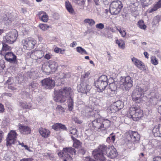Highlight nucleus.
Returning a JSON list of instances; mask_svg holds the SVG:
<instances>
[{
  "mask_svg": "<svg viewBox=\"0 0 161 161\" xmlns=\"http://www.w3.org/2000/svg\"><path fill=\"white\" fill-rule=\"evenodd\" d=\"M161 8V0H159L158 2L154 5L153 7L149 10V13H151L153 11H155L158 8Z\"/></svg>",
  "mask_w": 161,
  "mask_h": 161,
  "instance_id": "obj_29",
  "label": "nucleus"
},
{
  "mask_svg": "<svg viewBox=\"0 0 161 161\" xmlns=\"http://www.w3.org/2000/svg\"><path fill=\"white\" fill-rule=\"evenodd\" d=\"M48 61L45 62L42 65V70L45 73L49 74L51 72Z\"/></svg>",
  "mask_w": 161,
  "mask_h": 161,
  "instance_id": "obj_26",
  "label": "nucleus"
},
{
  "mask_svg": "<svg viewBox=\"0 0 161 161\" xmlns=\"http://www.w3.org/2000/svg\"><path fill=\"white\" fill-rule=\"evenodd\" d=\"M156 92L155 91H153L150 93L148 96V97L151 99L152 98H154L156 97Z\"/></svg>",
  "mask_w": 161,
  "mask_h": 161,
  "instance_id": "obj_44",
  "label": "nucleus"
},
{
  "mask_svg": "<svg viewBox=\"0 0 161 161\" xmlns=\"http://www.w3.org/2000/svg\"><path fill=\"white\" fill-rule=\"evenodd\" d=\"M148 85H141L137 86L133 91L131 97L132 100L136 103H139L141 101V97L143 96L145 92H146L149 89Z\"/></svg>",
  "mask_w": 161,
  "mask_h": 161,
  "instance_id": "obj_4",
  "label": "nucleus"
},
{
  "mask_svg": "<svg viewBox=\"0 0 161 161\" xmlns=\"http://www.w3.org/2000/svg\"><path fill=\"white\" fill-rule=\"evenodd\" d=\"M113 133L110 134V136L107 138V140L111 139L113 142H114L115 140V136L112 135Z\"/></svg>",
  "mask_w": 161,
  "mask_h": 161,
  "instance_id": "obj_52",
  "label": "nucleus"
},
{
  "mask_svg": "<svg viewBox=\"0 0 161 161\" xmlns=\"http://www.w3.org/2000/svg\"><path fill=\"white\" fill-rule=\"evenodd\" d=\"M40 19L42 21L46 22L48 21V16L46 13L43 11H41L38 14Z\"/></svg>",
  "mask_w": 161,
  "mask_h": 161,
  "instance_id": "obj_23",
  "label": "nucleus"
},
{
  "mask_svg": "<svg viewBox=\"0 0 161 161\" xmlns=\"http://www.w3.org/2000/svg\"><path fill=\"white\" fill-rule=\"evenodd\" d=\"M20 105L21 108L25 109H30L32 107L31 103H20Z\"/></svg>",
  "mask_w": 161,
  "mask_h": 161,
  "instance_id": "obj_33",
  "label": "nucleus"
},
{
  "mask_svg": "<svg viewBox=\"0 0 161 161\" xmlns=\"http://www.w3.org/2000/svg\"><path fill=\"white\" fill-rule=\"evenodd\" d=\"M128 115L134 121H137L142 117L143 112L139 107H132L130 108Z\"/></svg>",
  "mask_w": 161,
  "mask_h": 161,
  "instance_id": "obj_6",
  "label": "nucleus"
},
{
  "mask_svg": "<svg viewBox=\"0 0 161 161\" xmlns=\"http://www.w3.org/2000/svg\"><path fill=\"white\" fill-rule=\"evenodd\" d=\"M84 22L85 23H88L90 26H92L95 24V21L92 19H85L84 20Z\"/></svg>",
  "mask_w": 161,
  "mask_h": 161,
  "instance_id": "obj_37",
  "label": "nucleus"
},
{
  "mask_svg": "<svg viewBox=\"0 0 161 161\" xmlns=\"http://www.w3.org/2000/svg\"><path fill=\"white\" fill-rule=\"evenodd\" d=\"M133 81L130 76L121 77L119 84L120 87L123 90H128L133 86Z\"/></svg>",
  "mask_w": 161,
  "mask_h": 161,
  "instance_id": "obj_5",
  "label": "nucleus"
},
{
  "mask_svg": "<svg viewBox=\"0 0 161 161\" xmlns=\"http://www.w3.org/2000/svg\"><path fill=\"white\" fill-rule=\"evenodd\" d=\"M91 78L90 73L89 72H85L82 75L80 78V84L77 86V89L79 92L84 94H86L91 88L89 81Z\"/></svg>",
  "mask_w": 161,
  "mask_h": 161,
  "instance_id": "obj_3",
  "label": "nucleus"
},
{
  "mask_svg": "<svg viewBox=\"0 0 161 161\" xmlns=\"http://www.w3.org/2000/svg\"><path fill=\"white\" fill-rule=\"evenodd\" d=\"M151 63L154 65H156L158 64V60L155 56H153L151 58Z\"/></svg>",
  "mask_w": 161,
  "mask_h": 161,
  "instance_id": "obj_42",
  "label": "nucleus"
},
{
  "mask_svg": "<svg viewBox=\"0 0 161 161\" xmlns=\"http://www.w3.org/2000/svg\"><path fill=\"white\" fill-rule=\"evenodd\" d=\"M3 96H8V97H11V96H12V94L10 93L6 92V93H3Z\"/></svg>",
  "mask_w": 161,
  "mask_h": 161,
  "instance_id": "obj_56",
  "label": "nucleus"
},
{
  "mask_svg": "<svg viewBox=\"0 0 161 161\" xmlns=\"http://www.w3.org/2000/svg\"><path fill=\"white\" fill-rule=\"evenodd\" d=\"M65 51L64 49L62 50L60 48H59L57 47L55 48L54 49V51L57 53H59L62 54L64 53V52Z\"/></svg>",
  "mask_w": 161,
  "mask_h": 161,
  "instance_id": "obj_45",
  "label": "nucleus"
},
{
  "mask_svg": "<svg viewBox=\"0 0 161 161\" xmlns=\"http://www.w3.org/2000/svg\"><path fill=\"white\" fill-rule=\"evenodd\" d=\"M96 28L99 29L100 30H102L104 28V25L103 24L101 23H100L98 24H97L96 25Z\"/></svg>",
  "mask_w": 161,
  "mask_h": 161,
  "instance_id": "obj_47",
  "label": "nucleus"
},
{
  "mask_svg": "<svg viewBox=\"0 0 161 161\" xmlns=\"http://www.w3.org/2000/svg\"><path fill=\"white\" fill-rule=\"evenodd\" d=\"M126 138L128 141H131L133 142L137 143L139 141L140 136L136 131H130L125 133Z\"/></svg>",
  "mask_w": 161,
  "mask_h": 161,
  "instance_id": "obj_10",
  "label": "nucleus"
},
{
  "mask_svg": "<svg viewBox=\"0 0 161 161\" xmlns=\"http://www.w3.org/2000/svg\"><path fill=\"white\" fill-rule=\"evenodd\" d=\"M37 86V84L36 83H32L29 85V87L30 89H35Z\"/></svg>",
  "mask_w": 161,
  "mask_h": 161,
  "instance_id": "obj_48",
  "label": "nucleus"
},
{
  "mask_svg": "<svg viewBox=\"0 0 161 161\" xmlns=\"http://www.w3.org/2000/svg\"><path fill=\"white\" fill-rule=\"evenodd\" d=\"M6 43L3 42V47L2 50L0 51V55H5L6 53V51H10L11 49V47Z\"/></svg>",
  "mask_w": 161,
  "mask_h": 161,
  "instance_id": "obj_22",
  "label": "nucleus"
},
{
  "mask_svg": "<svg viewBox=\"0 0 161 161\" xmlns=\"http://www.w3.org/2000/svg\"><path fill=\"white\" fill-rule=\"evenodd\" d=\"M122 7L121 1L119 0L113 1L110 5V13L112 14L117 15L120 13Z\"/></svg>",
  "mask_w": 161,
  "mask_h": 161,
  "instance_id": "obj_8",
  "label": "nucleus"
},
{
  "mask_svg": "<svg viewBox=\"0 0 161 161\" xmlns=\"http://www.w3.org/2000/svg\"><path fill=\"white\" fill-rule=\"evenodd\" d=\"M4 67V62L3 60L0 61V72L3 70Z\"/></svg>",
  "mask_w": 161,
  "mask_h": 161,
  "instance_id": "obj_49",
  "label": "nucleus"
},
{
  "mask_svg": "<svg viewBox=\"0 0 161 161\" xmlns=\"http://www.w3.org/2000/svg\"><path fill=\"white\" fill-rule=\"evenodd\" d=\"M75 120L76 123L79 124H81L82 123V122L81 121L78 120L77 118H76Z\"/></svg>",
  "mask_w": 161,
  "mask_h": 161,
  "instance_id": "obj_64",
  "label": "nucleus"
},
{
  "mask_svg": "<svg viewBox=\"0 0 161 161\" xmlns=\"http://www.w3.org/2000/svg\"><path fill=\"white\" fill-rule=\"evenodd\" d=\"M39 132L40 135L44 138L48 137L50 134V132L48 130L43 128H40L39 130Z\"/></svg>",
  "mask_w": 161,
  "mask_h": 161,
  "instance_id": "obj_25",
  "label": "nucleus"
},
{
  "mask_svg": "<svg viewBox=\"0 0 161 161\" xmlns=\"http://www.w3.org/2000/svg\"><path fill=\"white\" fill-rule=\"evenodd\" d=\"M18 36L17 31L15 29L7 33L3 38V42L8 44H12L17 39Z\"/></svg>",
  "mask_w": 161,
  "mask_h": 161,
  "instance_id": "obj_7",
  "label": "nucleus"
},
{
  "mask_svg": "<svg viewBox=\"0 0 161 161\" xmlns=\"http://www.w3.org/2000/svg\"><path fill=\"white\" fill-rule=\"evenodd\" d=\"M108 30L111 31L113 32H115V30L113 28L111 27L110 26H108L106 28Z\"/></svg>",
  "mask_w": 161,
  "mask_h": 161,
  "instance_id": "obj_59",
  "label": "nucleus"
},
{
  "mask_svg": "<svg viewBox=\"0 0 161 161\" xmlns=\"http://www.w3.org/2000/svg\"><path fill=\"white\" fill-rule=\"evenodd\" d=\"M86 152V150L83 148H81L79 149V153L82 155H83L85 154Z\"/></svg>",
  "mask_w": 161,
  "mask_h": 161,
  "instance_id": "obj_50",
  "label": "nucleus"
},
{
  "mask_svg": "<svg viewBox=\"0 0 161 161\" xmlns=\"http://www.w3.org/2000/svg\"><path fill=\"white\" fill-rule=\"evenodd\" d=\"M56 110L59 112V114H62L64 111V108L60 105H58L57 106Z\"/></svg>",
  "mask_w": 161,
  "mask_h": 161,
  "instance_id": "obj_46",
  "label": "nucleus"
},
{
  "mask_svg": "<svg viewBox=\"0 0 161 161\" xmlns=\"http://www.w3.org/2000/svg\"><path fill=\"white\" fill-rule=\"evenodd\" d=\"M111 125L110 121L107 119L103 120H102V131H106L110 127Z\"/></svg>",
  "mask_w": 161,
  "mask_h": 161,
  "instance_id": "obj_24",
  "label": "nucleus"
},
{
  "mask_svg": "<svg viewBox=\"0 0 161 161\" xmlns=\"http://www.w3.org/2000/svg\"><path fill=\"white\" fill-rule=\"evenodd\" d=\"M120 33L122 37H125L126 36V32L125 31L123 30L120 31Z\"/></svg>",
  "mask_w": 161,
  "mask_h": 161,
  "instance_id": "obj_57",
  "label": "nucleus"
},
{
  "mask_svg": "<svg viewBox=\"0 0 161 161\" xmlns=\"http://www.w3.org/2000/svg\"><path fill=\"white\" fill-rule=\"evenodd\" d=\"M2 56H3L5 60L10 63H15L16 60V56L11 52H8Z\"/></svg>",
  "mask_w": 161,
  "mask_h": 161,
  "instance_id": "obj_15",
  "label": "nucleus"
},
{
  "mask_svg": "<svg viewBox=\"0 0 161 161\" xmlns=\"http://www.w3.org/2000/svg\"><path fill=\"white\" fill-rule=\"evenodd\" d=\"M60 129L64 130H67V128L65 125L61 124H60Z\"/></svg>",
  "mask_w": 161,
  "mask_h": 161,
  "instance_id": "obj_55",
  "label": "nucleus"
},
{
  "mask_svg": "<svg viewBox=\"0 0 161 161\" xmlns=\"http://www.w3.org/2000/svg\"><path fill=\"white\" fill-rule=\"evenodd\" d=\"M60 123H56L52 126V128L55 130H58L60 129Z\"/></svg>",
  "mask_w": 161,
  "mask_h": 161,
  "instance_id": "obj_43",
  "label": "nucleus"
},
{
  "mask_svg": "<svg viewBox=\"0 0 161 161\" xmlns=\"http://www.w3.org/2000/svg\"><path fill=\"white\" fill-rule=\"evenodd\" d=\"M3 19L5 21V23L7 24H9L11 22V19H9L6 14L3 15Z\"/></svg>",
  "mask_w": 161,
  "mask_h": 161,
  "instance_id": "obj_39",
  "label": "nucleus"
},
{
  "mask_svg": "<svg viewBox=\"0 0 161 161\" xmlns=\"http://www.w3.org/2000/svg\"><path fill=\"white\" fill-rule=\"evenodd\" d=\"M124 104L122 101L118 100L110 106V110L112 113H115L122 109Z\"/></svg>",
  "mask_w": 161,
  "mask_h": 161,
  "instance_id": "obj_13",
  "label": "nucleus"
},
{
  "mask_svg": "<svg viewBox=\"0 0 161 161\" xmlns=\"http://www.w3.org/2000/svg\"><path fill=\"white\" fill-rule=\"evenodd\" d=\"M153 133L155 136L161 137V133L158 126L155 127L153 130Z\"/></svg>",
  "mask_w": 161,
  "mask_h": 161,
  "instance_id": "obj_31",
  "label": "nucleus"
},
{
  "mask_svg": "<svg viewBox=\"0 0 161 161\" xmlns=\"http://www.w3.org/2000/svg\"><path fill=\"white\" fill-rule=\"evenodd\" d=\"M65 4L66 8L70 14H73L74 11L69 1H66Z\"/></svg>",
  "mask_w": 161,
  "mask_h": 161,
  "instance_id": "obj_28",
  "label": "nucleus"
},
{
  "mask_svg": "<svg viewBox=\"0 0 161 161\" xmlns=\"http://www.w3.org/2000/svg\"><path fill=\"white\" fill-rule=\"evenodd\" d=\"M95 86L97 88V91L99 92H102L106 88L108 85V82H100L96 81L95 82Z\"/></svg>",
  "mask_w": 161,
  "mask_h": 161,
  "instance_id": "obj_17",
  "label": "nucleus"
},
{
  "mask_svg": "<svg viewBox=\"0 0 161 161\" xmlns=\"http://www.w3.org/2000/svg\"><path fill=\"white\" fill-rule=\"evenodd\" d=\"M76 151L74 148L72 147H65L63 148L62 153L64 155V161H71L72 158L69 154H75Z\"/></svg>",
  "mask_w": 161,
  "mask_h": 161,
  "instance_id": "obj_9",
  "label": "nucleus"
},
{
  "mask_svg": "<svg viewBox=\"0 0 161 161\" xmlns=\"http://www.w3.org/2000/svg\"><path fill=\"white\" fill-rule=\"evenodd\" d=\"M138 25L139 27L142 29H145L146 28V26L144 24L143 20H140L138 22Z\"/></svg>",
  "mask_w": 161,
  "mask_h": 161,
  "instance_id": "obj_40",
  "label": "nucleus"
},
{
  "mask_svg": "<svg viewBox=\"0 0 161 161\" xmlns=\"http://www.w3.org/2000/svg\"><path fill=\"white\" fill-rule=\"evenodd\" d=\"M22 44L27 49L31 50L33 48L36 43V41L31 38H28L23 39Z\"/></svg>",
  "mask_w": 161,
  "mask_h": 161,
  "instance_id": "obj_12",
  "label": "nucleus"
},
{
  "mask_svg": "<svg viewBox=\"0 0 161 161\" xmlns=\"http://www.w3.org/2000/svg\"><path fill=\"white\" fill-rule=\"evenodd\" d=\"M17 134L14 130H11L8 133L6 138L7 146H10L12 144H14L16 140Z\"/></svg>",
  "mask_w": 161,
  "mask_h": 161,
  "instance_id": "obj_11",
  "label": "nucleus"
},
{
  "mask_svg": "<svg viewBox=\"0 0 161 161\" xmlns=\"http://www.w3.org/2000/svg\"><path fill=\"white\" fill-rule=\"evenodd\" d=\"M104 154L112 159L117 156V152L114 147H108L105 145H100L92 152V155L96 160L87 157V161H106Z\"/></svg>",
  "mask_w": 161,
  "mask_h": 161,
  "instance_id": "obj_1",
  "label": "nucleus"
},
{
  "mask_svg": "<svg viewBox=\"0 0 161 161\" xmlns=\"http://www.w3.org/2000/svg\"><path fill=\"white\" fill-rule=\"evenodd\" d=\"M42 86L47 89H51L55 86V82L50 78H46L42 81Z\"/></svg>",
  "mask_w": 161,
  "mask_h": 161,
  "instance_id": "obj_14",
  "label": "nucleus"
},
{
  "mask_svg": "<svg viewBox=\"0 0 161 161\" xmlns=\"http://www.w3.org/2000/svg\"><path fill=\"white\" fill-rule=\"evenodd\" d=\"M46 156H48V157H49L50 158V159H52V158H53V156L51 155V154L50 153H47Z\"/></svg>",
  "mask_w": 161,
  "mask_h": 161,
  "instance_id": "obj_62",
  "label": "nucleus"
},
{
  "mask_svg": "<svg viewBox=\"0 0 161 161\" xmlns=\"http://www.w3.org/2000/svg\"><path fill=\"white\" fill-rule=\"evenodd\" d=\"M18 127L19 130L21 134H30L31 132V129L28 126L19 124Z\"/></svg>",
  "mask_w": 161,
  "mask_h": 161,
  "instance_id": "obj_18",
  "label": "nucleus"
},
{
  "mask_svg": "<svg viewBox=\"0 0 161 161\" xmlns=\"http://www.w3.org/2000/svg\"><path fill=\"white\" fill-rule=\"evenodd\" d=\"M51 72H55L58 69V65L56 62L50 61H48Z\"/></svg>",
  "mask_w": 161,
  "mask_h": 161,
  "instance_id": "obj_21",
  "label": "nucleus"
},
{
  "mask_svg": "<svg viewBox=\"0 0 161 161\" xmlns=\"http://www.w3.org/2000/svg\"><path fill=\"white\" fill-rule=\"evenodd\" d=\"M131 60L135 65L137 67L141 69H144L145 66L141 61L134 57L132 58Z\"/></svg>",
  "mask_w": 161,
  "mask_h": 161,
  "instance_id": "obj_20",
  "label": "nucleus"
},
{
  "mask_svg": "<svg viewBox=\"0 0 161 161\" xmlns=\"http://www.w3.org/2000/svg\"><path fill=\"white\" fill-rule=\"evenodd\" d=\"M73 95L72 89L69 87H65L59 90L58 93L54 97V99L56 102L64 103L65 101L66 98H68V109L71 111L74 106Z\"/></svg>",
  "mask_w": 161,
  "mask_h": 161,
  "instance_id": "obj_2",
  "label": "nucleus"
},
{
  "mask_svg": "<svg viewBox=\"0 0 161 161\" xmlns=\"http://www.w3.org/2000/svg\"><path fill=\"white\" fill-rule=\"evenodd\" d=\"M77 3L79 5H81L84 4V1L83 0H77Z\"/></svg>",
  "mask_w": 161,
  "mask_h": 161,
  "instance_id": "obj_58",
  "label": "nucleus"
},
{
  "mask_svg": "<svg viewBox=\"0 0 161 161\" xmlns=\"http://www.w3.org/2000/svg\"><path fill=\"white\" fill-rule=\"evenodd\" d=\"M52 55L50 53H47L44 56V58L47 59H49L51 58Z\"/></svg>",
  "mask_w": 161,
  "mask_h": 161,
  "instance_id": "obj_53",
  "label": "nucleus"
},
{
  "mask_svg": "<svg viewBox=\"0 0 161 161\" xmlns=\"http://www.w3.org/2000/svg\"><path fill=\"white\" fill-rule=\"evenodd\" d=\"M102 119H97L92 121L93 126L95 130L98 131H102Z\"/></svg>",
  "mask_w": 161,
  "mask_h": 161,
  "instance_id": "obj_16",
  "label": "nucleus"
},
{
  "mask_svg": "<svg viewBox=\"0 0 161 161\" xmlns=\"http://www.w3.org/2000/svg\"><path fill=\"white\" fill-rule=\"evenodd\" d=\"M4 110L3 106L0 103V111L3 112Z\"/></svg>",
  "mask_w": 161,
  "mask_h": 161,
  "instance_id": "obj_61",
  "label": "nucleus"
},
{
  "mask_svg": "<svg viewBox=\"0 0 161 161\" xmlns=\"http://www.w3.org/2000/svg\"><path fill=\"white\" fill-rule=\"evenodd\" d=\"M8 89H11L12 90H14L16 89L13 86H9L8 87Z\"/></svg>",
  "mask_w": 161,
  "mask_h": 161,
  "instance_id": "obj_63",
  "label": "nucleus"
},
{
  "mask_svg": "<svg viewBox=\"0 0 161 161\" xmlns=\"http://www.w3.org/2000/svg\"><path fill=\"white\" fill-rule=\"evenodd\" d=\"M77 131V130L74 128H71L70 130V133L73 135V137L74 138H76L78 137V135L76 133Z\"/></svg>",
  "mask_w": 161,
  "mask_h": 161,
  "instance_id": "obj_38",
  "label": "nucleus"
},
{
  "mask_svg": "<svg viewBox=\"0 0 161 161\" xmlns=\"http://www.w3.org/2000/svg\"><path fill=\"white\" fill-rule=\"evenodd\" d=\"M116 43L118 45L119 47L122 49L125 48V43L122 39H117L116 41Z\"/></svg>",
  "mask_w": 161,
  "mask_h": 161,
  "instance_id": "obj_30",
  "label": "nucleus"
},
{
  "mask_svg": "<svg viewBox=\"0 0 161 161\" xmlns=\"http://www.w3.org/2000/svg\"><path fill=\"white\" fill-rule=\"evenodd\" d=\"M77 45V43L76 42H73L72 43L70 44V47H74L75 46Z\"/></svg>",
  "mask_w": 161,
  "mask_h": 161,
  "instance_id": "obj_60",
  "label": "nucleus"
},
{
  "mask_svg": "<svg viewBox=\"0 0 161 161\" xmlns=\"http://www.w3.org/2000/svg\"><path fill=\"white\" fill-rule=\"evenodd\" d=\"M71 138L73 141V146L75 148H77L81 146V142L78 140L74 138L73 136H70Z\"/></svg>",
  "mask_w": 161,
  "mask_h": 161,
  "instance_id": "obj_27",
  "label": "nucleus"
},
{
  "mask_svg": "<svg viewBox=\"0 0 161 161\" xmlns=\"http://www.w3.org/2000/svg\"><path fill=\"white\" fill-rule=\"evenodd\" d=\"M76 51L82 54H87V53L86 51L81 47H78L76 48Z\"/></svg>",
  "mask_w": 161,
  "mask_h": 161,
  "instance_id": "obj_34",
  "label": "nucleus"
},
{
  "mask_svg": "<svg viewBox=\"0 0 161 161\" xmlns=\"http://www.w3.org/2000/svg\"><path fill=\"white\" fill-rule=\"evenodd\" d=\"M152 161H161V157L155 156L153 159Z\"/></svg>",
  "mask_w": 161,
  "mask_h": 161,
  "instance_id": "obj_51",
  "label": "nucleus"
},
{
  "mask_svg": "<svg viewBox=\"0 0 161 161\" xmlns=\"http://www.w3.org/2000/svg\"><path fill=\"white\" fill-rule=\"evenodd\" d=\"M39 28L43 31L47 30L49 27V26L46 24H40L39 25Z\"/></svg>",
  "mask_w": 161,
  "mask_h": 161,
  "instance_id": "obj_41",
  "label": "nucleus"
},
{
  "mask_svg": "<svg viewBox=\"0 0 161 161\" xmlns=\"http://www.w3.org/2000/svg\"><path fill=\"white\" fill-rule=\"evenodd\" d=\"M117 86L114 83H112L109 85V87L108 88L107 92L104 91V93L108 94V95H110L111 94H113L116 90Z\"/></svg>",
  "mask_w": 161,
  "mask_h": 161,
  "instance_id": "obj_19",
  "label": "nucleus"
},
{
  "mask_svg": "<svg viewBox=\"0 0 161 161\" xmlns=\"http://www.w3.org/2000/svg\"><path fill=\"white\" fill-rule=\"evenodd\" d=\"M33 159L32 158H24L21 159L19 161H32Z\"/></svg>",
  "mask_w": 161,
  "mask_h": 161,
  "instance_id": "obj_54",
  "label": "nucleus"
},
{
  "mask_svg": "<svg viewBox=\"0 0 161 161\" xmlns=\"http://www.w3.org/2000/svg\"><path fill=\"white\" fill-rule=\"evenodd\" d=\"M141 3L144 7L148 6L151 4L153 2V0H140Z\"/></svg>",
  "mask_w": 161,
  "mask_h": 161,
  "instance_id": "obj_32",
  "label": "nucleus"
},
{
  "mask_svg": "<svg viewBox=\"0 0 161 161\" xmlns=\"http://www.w3.org/2000/svg\"><path fill=\"white\" fill-rule=\"evenodd\" d=\"M29 75L30 78L33 79H37L39 76V75L37 71L31 72L29 73Z\"/></svg>",
  "mask_w": 161,
  "mask_h": 161,
  "instance_id": "obj_35",
  "label": "nucleus"
},
{
  "mask_svg": "<svg viewBox=\"0 0 161 161\" xmlns=\"http://www.w3.org/2000/svg\"><path fill=\"white\" fill-rule=\"evenodd\" d=\"M108 78L107 76L103 75L101 76L98 79V80L97 81H99L100 82H102L103 83L104 82H108Z\"/></svg>",
  "mask_w": 161,
  "mask_h": 161,
  "instance_id": "obj_36",
  "label": "nucleus"
}]
</instances>
